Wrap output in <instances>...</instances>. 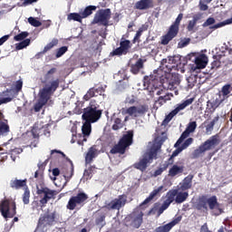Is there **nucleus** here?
<instances>
[{
	"instance_id": "obj_1",
	"label": "nucleus",
	"mask_w": 232,
	"mask_h": 232,
	"mask_svg": "<svg viewBox=\"0 0 232 232\" xmlns=\"http://www.w3.org/2000/svg\"><path fill=\"white\" fill-rule=\"evenodd\" d=\"M102 115V111L99 110L95 102H91L90 106L84 109L82 119L85 121L82 127L83 136H81V134L78 135L80 137L77 140L78 144H81L82 140L86 142V137H90V133H92V122H97Z\"/></svg>"
},
{
	"instance_id": "obj_2",
	"label": "nucleus",
	"mask_w": 232,
	"mask_h": 232,
	"mask_svg": "<svg viewBox=\"0 0 232 232\" xmlns=\"http://www.w3.org/2000/svg\"><path fill=\"white\" fill-rule=\"evenodd\" d=\"M160 150V143H149V149L142 155L140 160L134 164V168H136V169H140V171H146V168H148V166L153 162L154 159H157Z\"/></svg>"
},
{
	"instance_id": "obj_3",
	"label": "nucleus",
	"mask_w": 232,
	"mask_h": 232,
	"mask_svg": "<svg viewBox=\"0 0 232 232\" xmlns=\"http://www.w3.org/2000/svg\"><path fill=\"white\" fill-rule=\"evenodd\" d=\"M59 87V80L53 81L51 83L46 84L45 88L42 89L39 92V101L34 106L35 111H40L41 108L46 104L50 99V95L53 93Z\"/></svg>"
},
{
	"instance_id": "obj_4",
	"label": "nucleus",
	"mask_w": 232,
	"mask_h": 232,
	"mask_svg": "<svg viewBox=\"0 0 232 232\" xmlns=\"http://www.w3.org/2000/svg\"><path fill=\"white\" fill-rule=\"evenodd\" d=\"M199 204L201 208H204V209H208V205L209 208L212 210V213L216 216L222 215L223 209L222 206L218 204V201H217V197H211V198H202L199 200Z\"/></svg>"
},
{
	"instance_id": "obj_5",
	"label": "nucleus",
	"mask_w": 232,
	"mask_h": 232,
	"mask_svg": "<svg viewBox=\"0 0 232 232\" xmlns=\"http://www.w3.org/2000/svg\"><path fill=\"white\" fill-rule=\"evenodd\" d=\"M218 144V140L217 139V137H211L194 150V152L192 153L193 159H198V157H202L205 151H209V150H213V147L217 146Z\"/></svg>"
},
{
	"instance_id": "obj_6",
	"label": "nucleus",
	"mask_w": 232,
	"mask_h": 232,
	"mask_svg": "<svg viewBox=\"0 0 232 232\" xmlns=\"http://www.w3.org/2000/svg\"><path fill=\"white\" fill-rule=\"evenodd\" d=\"M133 140V132L129 131L123 135L122 139L120 140L119 144L116 145L111 150V153H121L123 154L126 151L128 146H131Z\"/></svg>"
},
{
	"instance_id": "obj_7",
	"label": "nucleus",
	"mask_w": 232,
	"mask_h": 232,
	"mask_svg": "<svg viewBox=\"0 0 232 232\" xmlns=\"http://www.w3.org/2000/svg\"><path fill=\"white\" fill-rule=\"evenodd\" d=\"M148 110L149 108L147 105H138L122 109L121 113L122 115H129V117H131V119H137V117H142V115H144Z\"/></svg>"
},
{
	"instance_id": "obj_8",
	"label": "nucleus",
	"mask_w": 232,
	"mask_h": 232,
	"mask_svg": "<svg viewBox=\"0 0 232 232\" xmlns=\"http://www.w3.org/2000/svg\"><path fill=\"white\" fill-rule=\"evenodd\" d=\"M86 200H88V195H86L84 192L79 193L78 195L73 196L69 199L66 208L70 211H73L77 206H82V204H84Z\"/></svg>"
},
{
	"instance_id": "obj_9",
	"label": "nucleus",
	"mask_w": 232,
	"mask_h": 232,
	"mask_svg": "<svg viewBox=\"0 0 232 232\" xmlns=\"http://www.w3.org/2000/svg\"><path fill=\"white\" fill-rule=\"evenodd\" d=\"M161 84L165 90H177V86L180 84V78L178 74H167Z\"/></svg>"
},
{
	"instance_id": "obj_10",
	"label": "nucleus",
	"mask_w": 232,
	"mask_h": 232,
	"mask_svg": "<svg viewBox=\"0 0 232 232\" xmlns=\"http://www.w3.org/2000/svg\"><path fill=\"white\" fill-rule=\"evenodd\" d=\"M193 101H195V99L189 98L188 100L183 101L181 103L177 104L176 108L166 117L164 122H169V121H171V119H173L175 115L179 113V111H182V110H186L188 106L193 104Z\"/></svg>"
},
{
	"instance_id": "obj_11",
	"label": "nucleus",
	"mask_w": 232,
	"mask_h": 232,
	"mask_svg": "<svg viewBox=\"0 0 232 232\" xmlns=\"http://www.w3.org/2000/svg\"><path fill=\"white\" fill-rule=\"evenodd\" d=\"M37 194L42 198L40 200V204L44 206V204H48V201L51 198H53L55 195H57V191L52 190L48 188H37Z\"/></svg>"
},
{
	"instance_id": "obj_12",
	"label": "nucleus",
	"mask_w": 232,
	"mask_h": 232,
	"mask_svg": "<svg viewBox=\"0 0 232 232\" xmlns=\"http://www.w3.org/2000/svg\"><path fill=\"white\" fill-rule=\"evenodd\" d=\"M110 17H111V11H110V9L100 10L94 16L93 24H97L100 23L101 24H108Z\"/></svg>"
},
{
	"instance_id": "obj_13",
	"label": "nucleus",
	"mask_w": 232,
	"mask_h": 232,
	"mask_svg": "<svg viewBox=\"0 0 232 232\" xmlns=\"http://www.w3.org/2000/svg\"><path fill=\"white\" fill-rule=\"evenodd\" d=\"M12 208L10 209V202L8 200H5L0 204V211L4 218H12L15 215V203L12 204Z\"/></svg>"
},
{
	"instance_id": "obj_14",
	"label": "nucleus",
	"mask_w": 232,
	"mask_h": 232,
	"mask_svg": "<svg viewBox=\"0 0 232 232\" xmlns=\"http://www.w3.org/2000/svg\"><path fill=\"white\" fill-rule=\"evenodd\" d=\"M195 130H197V121H190L184 132L181 134L180 138L178 140V141L175 144V147H179V145L184 142L185 139H188L189 137L190 133H194Z\"/></svg>"
},
{
	"instance_id": "obj_15",
	"label": "nucleus",
	"mask_w": 232,
	"mask_h": 232,
	"mask_svg": "<svg viewBox=\"0 0 232 232\" xmlns=\"http://www.w3.org/2000/svg\"><path fill=\"white\" fill-rule=\"evenodd\" d=\"M208 56L206 54H199L195 57V66H192L193 72L197 70H204L208 66Z\"/></svg>"
},
{
	"instance_id": "obj_16",
	"label": "nucleus",
	"mask_w": 232,
	"mask_h": 232,
	"mask_svg": "<svg viewBox=\"0 0 232 232\" xmlns=\"http://www.w3.org/2000/svg\"><path fill=\"white\" fill-rule=\"evenodd\" d=\"M126 205V196L122 195L106 205L107 209H120Z\"/></svg>"
},
{
	"instance_id": "obj_17",
	"label": "nucleus",
	"mask_w": 232,
	"mask_h": 232,
	"mask_svg": "<svg viewBox=\"0 0 232 232\" xmlns=\"http://www.w3.org/2000/svg\"><path fill=\"white\" fill-rule=\"evenodd\" d=\"M175 198H177V190H169L167 193V199L160 208V215L162 214L165 211V209H168V208H169V204H171V202H174Z\"/></svg>"
},
{
	"instance_id": "obj_18",
	"label": "nucleus",
	"mask_w": 232,
	"mask_h": 232,
	"mask_svg": "<svg viewBox=\"0 0 232 232\" xmlns=\"http://www.w3.org/2000/svg\"><path fill=\"white\" fill-rule=\"evenodd\" d=\"M180 220H182V217H178L176 218H174L170 223H168L167 225H164L162 227H159L158 228H156L155 232H169L171 231V229L173 227H175V226H177V224H179V222H180Z\"/></svg>"
},
{
	"instance_id": "obj_19",
	"label": "nucleus",
	"mask_w": 232,
	"mask_h": 232,
	"mask_svg": "<svg viewBox=\"0 0 232 232\" xmlns=\"http://www.w3.org/2000/svg\"><path fill=\"white\" fill-rule=\"evenodd\" d=\"M188 197H189V193L185 190H181L180 188L176 189V204H182V202H186L188 200Z\"/></svg>"
},
{
	"instance_id": "obj_20",
	"label": "nucleus",
	"mask_w": 232,
	"mask_h": 232,
	"mask_svg": "<svg viewBox=\"0 0 232 232\" xmlns=\"http://www.w3.org/2000/svg\"><path fill=\"white\" fill-rule=\"evenodd\" d=\"M177 34H179V31L169 27L168 34L161 37V44H169V41L174 39V37H177Z\"/></svg>"
},
{
	"instance_id": "obj_21",
	"label": "nucleus",
	"mask_w": 232,
	"mask_h": 232,
	"mask_svg": "<svg viewBox=\"0 0 232 232\" xmlns=\"http://www.w3.org/2000/svg\"><path fill=\"white\" fill-rule=\"evenodd\" d=\"M153 6V0H140L135 4L137 10H148Z\"/></svg>"
},
{
	"instance_id": "obj_22",
	"label": "nucleus",
	"mask_w": 232,
	"mask_h": 232,
	"mask_svg": "<svg viewBox=\"0 0 232 232\" xmlns=\"http://www.w3.org/2000/svg\"><path fill=\"white\" fill-rule=\"evenodd\" d=\"M14 90L3 92V94L0 96V106L1 104H6L7 102H11L12 99H14Z\"/></svg>"
},
{
	"instance_id": "obj_23",
	"label": "nucleus",
	"mask_w": 232,
	"mask_h": 232,
	"mask_svg": "<svg viewBox=\"0 0 232 232\" xmlns=\"http://www.w3.org/2000/svg\"><path fill=\"white\" fill-rule=\"evenodd\" d=\"M162 189H164V186L155 188L153 191L150 192V196L143 201L142 204H148L149 202H151V200L154 199L155 197H159V195H160Z\"/></svg>"
},
{
	"instance_id": "obj_24",
	"label": "nucleus",
	"mask_w": 232,
	"mask_h": 232,
	"mask_svg": "<svg viewBox=\"0 0 232 232\" xmlns=\"http://www.w3.org/2000/svg\"><path fill=\"white\" fill-rule=\"evenodd\" d=\"M193 180V177L188 176L184 179L182 183L179 184V187L178 189H181V191H186L187 189H189L191 188V181Z\"/></svg>"
},
{
	"instance_id": "obj_25",
	"label": "nucleus",
	"mask_w": 232,
	"mask_h": 232,
	"mask_svg": "<svg viewBox=\"0 0 232 232\" xmlns=\"http://www.w3.org/2000/svg\"><path fill=\"white\" fill-rule=\"evenodd\" d=\"M184 171V167L181 165H173L169 170V177H176V175H180Z\"/></svg>"
},
{
	"instance_id": "obj_26",
	"label": "nucleus",
	"mask_w": 232,
	"mask_h": 232,
	"mask_svg": "<svg viewBox=\"0 0 232 232\" xmlns=\"http://www.w3.org/2000/svg\"><path fill=\"white\" fill-rule=\"evenodd\" d=\"M96 157H97V150L92 147L91 149H89L85 157L86 164H90V162H92V160H93V159H95Z\"/></svg>"
},
{
	"instance_id": "obj_27",
	"label": "nucleus",
	"mask_w": 232,
	"mask_h": 232,
	"mask_svg": "<svg viewBox=\"0 0 232 232\" xmlns=\"http://www.w3.org/2000/svg\"><path fill=\"white\" fill-rule=\"evenodd\" d=\"M144 68V62L142 60H138L135 64L131 65L130 72L131 73L137 74Z\"/></svg>"
},
{
	"instance_id": "obj_28",
	"label": "nucleus",
	"mask_w": 232,
	"mask_h": 232,
	"mask_svg": "<svg viewBox=\"0 0 232 232\" xmlns=\"http://www.w3.org/2000/svg\"><path fill=\"white\" fill-rule=\"evenodd\" d=\"M173 95L167 94L165 96H160L158 101L155 102V108H159V106H162V104H166L167 101H171Z\"/></svg>"
},
{
	"instance_id": "obj_29",
	"label": "nucleus",
	"mask_w": 232,
	"mask_h": 232,
	"mask_svg": "<svg viewBox=\"0 0 232 232\" xmlns=\"http://www.w3.org/2000/svg\"><path fill=\"white\" fill-rule=\"evenodd\" d=\"M11 188H14V189H19L21 188H26V180H19L14 179L11 181Z\"/></svg>"
},
{
	"instance_id": "obj_30",
	"label": "nucleus",
	"mask_w": 232,
	"mask_h": 232,
	"mask_svg": "<svg viewBox=\"0 0 232 232\" xmlns=\"http://www.w3.org/2000/svg\"><path fill=\"white\" fill-rule=\"evenodd\" d=\"M175 63V58L174 57H168L166 59H163L161 61V64L162 66L165 68H168V70H171V68H173V63Z\"/></svg>"
},
{
	"instance_id": "obj_31",
	"label": "nucleus",
	"mask_w": 232,
	"mask_h": 232,
	"mask_svg": "<svg viewBox=\"0 0 232 232\" xmlns=\"http://www.w3.org/2000/svg\"><path fill=\"white\" fill-rule=\"evenodd\" d=\"M53 220H55V216L52 213L44 218H40L39 224H52Z\"/></svg>"
},
{
	"instance_id": "obj_32",
	"label": "nucleus",
	"mask_w": 232,
	"mask_h": 232,
	"mask_svg": "<svg viewBox=\"0 0 232 232\" xmlns=\"http://www.w3.org/2000/svg\"><path fill=\"white\" fill-rule=\"evenodd\" d=\"M82 19V14H80L78 13H71L67 15V21H77L78 23H81Z\"/></svg>"
},
{
	"instance_id": "obj_33",
	"label": "nucleus",
	"mask_w": 232,
	"mask_h": 232,
	"mask_svg": "<svg viewBox=\"0 0 232 232\" xmlns=\"http://www.w3.org/2000/svg\"><path fill=\"white\" fill-rule=\"evenodd\" d=\"M95 10H97V6H95V5L87 6L84 9V11L82 13V17H83V19H86V17H88L89 15H92L93 11H95Z\"/></svg>"
},
{
	"instance_id": "obj_34",
	"label": "nucleus",
	"mask_w": 232,
	"mask_h": 232,
	"mask_svg": "<svg viewBox=\"0 0 232 232\" xmlns=\"http://www.w3.org/2000/svg\"><path fill=\"white\" fill-rule=\"evenodd\" d=\"M59 44V40L53 39L49 44H47L44 48V53H46V52L52 50L53 46H57Z\"/></svg>"
},
{
	"instance_id": "obj_35",
	"label": "nucleus",
	"mask_w": 232,
	"mask_h": 232,
	"mask_svg": "<svg viewBox=\"0 0 232 232\" xmlns=\"http://www.w3.org/2000/svg\"><path fill=\"white\" fill-rule=\"evenodd\" d=\"M142 224V212H138L137 216L134 218L133 226L134 227H140Z\"/></svg>"
},
{
	"instance_id": "obj_36",
	"label": "nucleus",
	"mask_w": 232,
	"mask_h": 232,
	"mask_svg": "<svg viewBox=\"0 0 232 232\" xmlns=\"http://www.w3.org/2000/svg\"><path fill=\"white\" fill-rule=\"evenodd\" d=\"M182 17H184V15L182 14H179L178 15V17L176 18L174 24H172L170 26V28H172L173 30H176V32H179V25L180 24V22L182 21Z\"/></svg>"
},
{
	"instance_id": "obj_37",
	"label": "nucleus",
	"mask_w": 232,
	"mask_h": 232,
	"mask_svg": "<svg viewBox=\"0 0 232 232\" xmlns=\"http://www.w3.org/2000/svg\"><path fill=\"white\" fill-rule=\"evenodd\" d=\"M26 46H30V39H25L19 44H16L15 48L16 50H23L26 48Z\"/></svg>"
},
{
	"instance_id": "obj_38",
	"label": "nucleus",
	"mask_w": 232,
	"mask_h": 232,
	"mask_svg": "<svg viewBox=\"0 0 232 232\" xmlns=\"http://www.w3.org/2000/svg\"><path fill=\"white\" fill-rule=\"evenodd\" d=\"M28 23L35 28H38V26H41V24H43L41 22H39V20H37V18H34L32 16L28 18Z\"/></svg>"
},
{
	"instance_id": "obj_39",
	"label": "nucleus",
	"mask_w": 232,
	"mask_h": 232,
	"mask_svg": "<svg viewBox=\"0 0 232 232\" xmlns=\"http://www.w3.org/2000/svg\"><path fill=\"white\" fill-rule=\"evenodd\" d=\"M42 130H43V127H40L39 123L34 124L32 130L34 137H39V133H41Z\"/></svg>"
},
{
	"instance_id": "obj_40",
	"label": "nucleus",
	"mask_w": 232,
	"mask_h": 232,
	"mask_svg": "<svg viewBox=\"0 0 232 232\" xmlns=\"http://www.w3.org/2000/svg\"><path fill=\"white\" fill-rule=\"evenodd\" d=\"M28 35V32H22L21 34L14 36V41H24Z\"/></svg>"
},
{
	"instance_id": "obj_41",
	"label": "nucleus",
	"mask_w": 232,
	"mask_h": 232,
	"mask_svg": "<svg viewBox=\"0 0 232 232\" xmlns=\"http://www.w3.org/2000/svg\"><path fill=\"white\" fill-rule=\"evenodd\" d=\"M221 92L223 93L224 97H227L231 93V85L227 84L222 87Z\"/></svg>"
},
{
	"instance_id": "obj_42",
	"label": "nucleus",
	"mask_w": 232,
	"mask_h": 232,
	"mask_svg": "<svg viewBox=\"0 0 232 232\" xmlns=\"http://www.w3.org/2000/svg\"><path fill=\"white\" fill-rule=\"evenodd\" d=\"M189 41H191L189 38L181 39L178 44V48H185V46H188V44H189Z\"/></svg>"
},
{
	"instance_id": "obj_43",
	"label": "nucleus",
	"mask_w": 232,
	"mask_h": 232,
	"mask_svg": "<svg viewBox=\"0 0 232 232\" xmlns=\"http://www.w3.org/2000/svg\"><path fill=\"white\" fill-rule=\"evenodd\" d=\"M5 133H8V125L3 121H0V135H5Z\"/></svg>"
},
{
	"instance_id": "obj_44",
	"label": "nucleus",
	"mask_w": 232,
	"mask_h": 232,
	"mask_svg": "<svg viewBox=\"0 0 232 232\" xmlns=\"http://www.w3.org/2000/svg\"><path fill=\"white\" fill-rule=\"evenodd\" d=\"M66 52H68V47L66 46H63L60 49H58L57 53H56V57L59 59V57H63V55H64V53H66Z\"/></svg>"
},
{
	"instance_id": "obj_45",
	"label": "nucleus",
	"mask_w": 232,
	"mask_h": 232,
	"mask_svg": "<svg viewBox=\"0 0 232 232\" xmlns=\"http://www.w3.org/2000/svg\"><path fill=\"white\" fill-rule=\"evenodd\" d=\"M226 24H232V17L224 21V22H221L216 25H214V28H222V26H226Z\"/></svg>"
},
{
	"instance_id": "obj_46",
	"label": "nucleus",
	"mask_w": 232,
	"mask_h": 232,
	"mask_svg": "<svg viewBox=\"0 0 232 232\" xmlns=\"http://www.w3.org/2000/svg\"><path fill=\"white\" fill-rule=\"evenodd\" d=\"M121 50H123V52H125V53H127L128 50L130 49V41H123L121 43Z\"/></svg>"
},
{
	"instance_id": "obj_47",
	"label": "nucleus",
	"mask_w": 232,
	"mask_h": 232,
	"mask_svg": "<svg viewBox=\"0 0 232 232\" xmlns=\"http://www.w3.org/2000/svg\"><path fill=\"white\" fill-rule=\"evenodd\" d=\"M23 202L24 204H29L30 203V190L25 189L23 197Z\"/></svg>"
},
{
	"instance_id": "obj_48",
	"label": "nucleus",
	"mask_w": 232,
	"mask_h": 232,
	"mask_svg": "<svg viewBox=\"0 0 232 232\" xmlns=\"http://www.w3.org/2000/svg\"><path fill=\"white\" fill-rule=\"evenodd\" d=\"M191 144H193V138H188L181 145V149L186 150V149L189 148V146H191Z\"/></svg>"
},
{
	"instance_id": "obj_49",
	"label": "nucleus",
	"mask_w": 232,
	"mask_h": 232,
	"mask_svg": "<svg viewBox=\"0 0 232 232\" xmlns=\"http://www.w3.org/2000/svg\"><path fill=\"white\" fill-rule=\"evenodd\" d=\"M165 169H168V164H164L163 167H160V169H158L154 172L155 177H159V175H162V172L165 171Z\"/></svg>"
},
{
	"instance_id": "obj_50",
	"label": "nucleus",
	"mask_w": 232,
	"mask_h": 232,
	"mask_svg": "<svg viewBox=\"0 0 232 232\" xmlns=\"http://www.w3.org/2000/svg\"><path fill=\"white\" fill-rule=\"evenodd\" d=\"M83 179L85 180H89V179H92V170L91 169H86L83 173Z\"/></svg>"
},
{
	"instance_id": "obj_51",
	"label": "nucleus",
	"mask_w": 232,
	"mask_h": 232,
	"mask_svg": "<svg viewBox=\"0 0 232 232\" xmlns=\"http://www.w3.org/2000/svg\"><path fill=\"white\" fill-rule=\"evenodd\" d=\"M215 24V18L209 17L208 20L203 24V26H209Z\"/></svg>"
},
{
	"instance_id": "obj_52",
	"label": "nucleus",
	"mask_w": 232,
	"mask_h": 232,
	"mask_svg": "<svg viewBox=\"0 0 232 232\" xmlns=\"http://www.w3.org/2000/svg\"><path fill=\"white\" fill-rule=\"evenodd\" d=\"M61 171H59V169H53V177L51 176V179L56 180L55 177H59Z\"/></svg>"
},
{
	"instance_id": "obj_53",
	"label": "nucleus",
	"mask_w": 232,
	"mask_h": 232,
	"mask_svg": "<svg viewBox=\"0 0 232 232\" xmlns=\"http://www.w3.org/2000/svg\"><path fill=\"white\" fill-rule=\"evenodd\" d=\"M195 24H197V22L194 20H191L188 22V32H193V28H195Z\"/></svg>"
},
{
	"instance_id": "obj_54",
	"label": "nucleus",
	"mask_w": 232,
	"mask_h": 232,
	"mask_svg": "<svg viewBox=\"0 0 232 232\" xmlns=\"http://www.w3.org/2000/svg\"><path fill=\"white\" fill-rule=\"evenodd\" d=\"M122 53H126L125 51L121 48L119 47L113 52V55H122Z\"/></svg>"
},
{
	"instance_id": "obj_55",
	"label": "nucleus",
	"mask_w": 232,
	"mask_h": 232,
	"mask_svg": "<svg viewBox=\"0 0 232 232\" xmlns=\"http://www.w3.org/2000/svg\"><path fill=\"white\" fill-rule=\"evenodd\" d=\"M144 30H146L145 26H141L138 32L136 33V36L135 39H139V37H140V35H142V32H144Z\"/></svg>"
},
{
	"instance_id": "obj_56",
	"label": "nucleus",
	"mask_w": 232,
	"mask_h": 232,
	"mask_svg": "<svg viewBox=\"0 0 232 232\" xmlns=\"http://www.w3.org/2000/svg\"><path fill=\"white\" fill-rule=\"evenodd\" d=\"M184 150L182 147L178 148L176 150L173 151L172 157H177L179 153H181Z\"/></svg>"
},
{
	"instance_id": "obj_57",
	"label": "nucleus",
	"mask_w": 232,
	"mask_h": 232,
	"mask_svg": "<svg viewBox=\"0 0 232 232\" xmlns=\"http://www.w3.org/2000/svg\"><path fill=\"white\" fill-rule=\"evenodd\" d=\"M23 88V82L22 81H18L15 83V90L16 92H19V90H21Z\"/></svg>"
},
{
	"instance_id": "obj_58",
	"label": "nucleus",
	"mask_w": 232,
	"mask_h": 232,
	"mask_svg": "<svg viewBox=\"0 0 232 232\" xmlns=\"http://www.w3.org/2000/svg\"><path fill=\"white\" fill-rule=\"evenodd\" d=\"M33 3H37V0H24L23 6H28V5H32Z\"/></svg>"
},
{
	"instance_id": "obj_59",
	"label": "nucleus",
	"mask_w": 232,
	"mask_h": 232,
	"mask_svg": "<svg viewBox=\"0 0 232 232\" xmlns=\"http://www.w3.org/2000/svg\"><path fill=\"white\" fill-rule=\"evenodd\" d=\"M8 37H10L9 35H5L2 38H0V46L5 44V43H6V41H8Z\"/></svg>"
},
{
	"instance_id": "obj_60",
	"label": "nucleus",
	"mask_w": 232,
	"mask_h": 232,
	"mask_svg": "<svg viewBox=\"0 0 232 232\" xmlns=\"http://www.w3.org/2000/svg\"><path fill=\"white\" fill-rule=\"evenodd\" d=\"M199 8H200V10L206 11V10H208V5H206V4H204V2L200 1Z\"/></svg>"
},
{
	"instance_id": "obj_61",
	"label": "nucleus",
	"mask_w": 232,
	"mask_h": 232,
	"mask_svg": "<svg viewBox=\"0 0 232 232\" xmlns=\"http://www.w3.org/2000/svg\"><path fill=\"white\" fill-rule=\"evenodd\" d=\"M200 19H202V14H198L193 16L192 21H195V23H197V21H200Z\"/></svg>"
},
{
	"instance_id": "obj_62",
	"label": "nucleus",
	"mask_w": 232,
	"mask_h": 232,
	"mask_svg": "<svg viewBox=\"0 0 232 232\" xmlns=\"http://www.w3.org/2000/svg\"><path fill=\"white\" fill-rule=\"evenodd\" d=\"M55 72H57V69L52 68L51 70H49L47 72V76L50 77L51 75H53V73H55Z\"/></svg>"
},
{
	"instance_id": "obj_63",
	"label": "nucleus",
	"mask_w": 232,
	"mask_h": 232,
	"mask_svg": "<svg viewBox=\"0 0 232 232\" xmlns=\"http://www.w3.org/2000/svg\"><path fill=\"white\" fill-rule=\"evenodd\" d=\"M53 153H59L60 155H62V157H66V155H64V152L61 150H52L51 155H53Z\"/></svg>"
},
{
	"instance_id": "obj_64",
	"label": "nucleus",
	"mask_w": 232,
	"mask_h": 232,
	"mask_svg": "<svg viewBox=\"0 0 232 232\" xmlns=\"http://www.w3.org/2000/svg\"><path fill=\"white\" fill-rule=\"evenodd\" d=\"M213 130V123H210L207 126V133H209Z\"/></svg>"
}]
</instances>
